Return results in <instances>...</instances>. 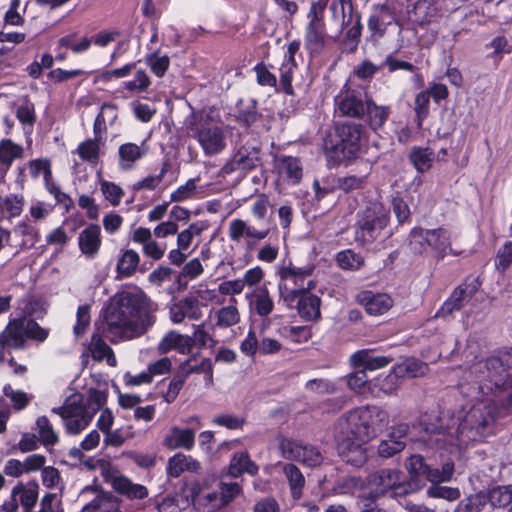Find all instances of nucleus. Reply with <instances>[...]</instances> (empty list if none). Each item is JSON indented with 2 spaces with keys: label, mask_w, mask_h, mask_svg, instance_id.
Instances as JSON below:
<instances>
[{
  "label": "nucleus",
  "mask_w": 512,
  "mask_h": 512,
  "mask_svg": "<svg viewBox=\"0 0 512 512\" xmlns=\"http://www.w3.org/2000/svg\"><path fill=\"white\" fill-rule=\"evenodd\" d=\"M463 374L458 381L460 394L475 402L471 408L457 420L452 419V425L443 427L429 424L425 431L427 436L423 437L418 445L427 446L431 449L444 450L448 454H458L461 445H467L470 442L481 441L492 433L493 424L496 416L501 411H509L512 408V402L505 403L499 395H486L473 397L466 395L461 388Z\"/></svg>",
  "instance_id": "nucleus-1"
},
{
  "label": "nucleus",
  "mask_w": 512,
  "mask_h": 512,
  "mask_svg": "<svg viewBox=\"0 0 512 512\" xmlns=\"http://www.w3.org/2000/svg\"><path fill=\"white\" fill-rule=\"evenodd\" d=\"M158 309L142 289L118 291L104 311L107 330L120 336H141L155 324Z\"/></svg>",
  "instance_id": "nucleus-2"
},
{
  "label": "nucleus",
  "mask_w": 512,
  "mask_h": 512,
  "mask_svg": "<svg viewBox=\"0 0 512 512\" xmlns=\"http://www.w3.org/2000/svg\"><path fill=\"white\" fill-rule=\"evenodd\" d=\"M426 457L431 459L435 453H439L441 460V469L433 467L425 460L422 454H413L409 457L406 468L410 475V481L388 486L386 483V498L404 497L421 489L426 481L432 483L427 489V495L432 498H442L448 501H454L460 497V491L457 488L439 486L438 483L448 482L452 479L454 473V462L450 459H444V450L430 449L428 453L427 446H424Z\"/></svg>",
  "instance_id": "nucleus-3"
},
{
  "label": "nucleus",
  "mask_w": 512,
  "mask_h": 512,
  "mask_svg": "<svg viewBox=\"0 0 512 512\" xmlns=\"http://www.w3.org/2000/svg\"><path fill=\"white\" fill-rule=\"evenodd\" d=\"M512 368V347L486 358L475 357L463 370L462 391L469 396L499 395L512 402V375L506 377Z\"/></svg>",
  "instance_id": "nucleus-4"
},
{
  "label": "nucleus",
  "mask_w": 512,
  "mask_h": 512,
  "mask_svg": "<svg viewBox=\"0 0 512 512\" xmlns=\"http://www.w3.org/2000/svg\"><path fill=\"white\" fill-rule=\"evenodd\" d=\"M363 126L350 121L336 122L332 132L323 141L329 167H337L344 160L357 157L361 150Z\"/></svg>",
  "instance_id": "nucleus-5"
},
{
  "label": "nucleus",
  "mask_w": 512,
  "mask_h": 512,
  "mask_svg": "<svg viewBox=\"0 0 512 512\" xmlns=\"http://www.w3.org/2000/svg\"><path fill=\"white\" fill-rule=\"evenodd\" d=\"M335 113L339 116L361 119L368 116L370 128L378 133L384 126V106L367 99L366 93L352 89L346 83L334 98Z\"/></svg>",
  "instance_id": "nucleus-6"
},
{
  "label": "nucleus",
  "mask_w": 512,
  "mask_h": 512,
  "mask_svg": "<svg viewBox=\"0 0 512 512\" xmlns=\"http://www.w3.org/2000/svg\"><path fill=\"white\" fill-rule=\"evenodd\" d=\"M188 137L197 140L205 155H216L226 147L223 129L210 122L203 112L192 108L183 122Z\"/></svg>",
  "instance_id": "nucleus-7"
},
{
  "label": "nucleus",
  "mask_w": 512,
  "mask_h": 512,
  "mask_svg": "<svg viewBox=\"0 0 512 512\" xmlns=\"http://www.w3.org/2000/svg\"><path fill=\"white\" fill-rule=\"evenodd\" d=\"M314 272L313 266L296 267L292 264L279 270V294L285 305L292 309L297 297L315 288V281L309 279Z\"/></svg>",
  "instance_id": "nucleus-8"
},
{
  "label": "nucleus",
  "mask_w": 512,
  "mask_h": 512,
  "mask_svg": "<svg viewBox=\"0 0 512 512\" xmlns=\"http://www.w3.org/2000/svg\"><path fill=\"white\" fill-rule=\"evenodd\" d=\"M330 11L333 18L341 19V29H347L339 44L341 52L354 53L358 48L362 33L360 14L354 10L352 0H332Z\"/></svg>",
  "instance_id": "nucleus-9"
},
{
  "label": "nucleus",
  "mask_w": 512,
  "mask_h": 512,
  "mask_svg": "<svg viewBox=\"0 0 512 512\" xmlns=\"http://www.w3.org/2000/svg\"><path fill=\"white\" fill-rule=\"evenodd\" d=\"M376 407H357L342 415L338 420V437L368 441L375 435L374 418Z\"/></svg>",
  "instance_id": "nucleus-10"
},
{
  "label": "nucleus",
  "mask_w": 512,
  "mask_h": 512,
  "mask_svg": "<svg viewBox=\"0 0 512 512\" xmlns=\"http://www.w3.org/2000/svg\"><path fill=\"white\" fill-rule=\"evenodd\" d=\"M48 336L49 329L41 327L35 319L18 317L8 321L5 334L0 336V342L3 345L11 342L15 350H22L26 346V339L42 343Z\"/></svg>",
  "instance_id": "nucleus-11"
},
{
  "label": "nucleus",
  "mask_w": 512,
  "mask_h": 512,
  "mask_svg": "<svg viewBox=\"0 0 512 512\" xmlns=\"http://www.w3.org/2000/svg\"><path fill=\"white\" fill-rule=\"evenodd\" d=\"M279 448L284 458L301 462L309 467L319 466L323 456L317 448L301 441L283 437Z\"/></svg>",
  "instance_id": "nucleus-12"
},
{
  "label": "nucleus",
  "mask_w": 512,
  "mask_h": 512,
  "mask_svg": "<svg viewBox=\"0 0 512 512\" xmlns=\"http://www.w3.org/2000/svg\"><path fill=\"white\" fill-rule=\"evenodd\" d=\"M258 152L259 150L254 147L236 146L230 159L222 166L221 172L224 175H230L239 170L251 171L255 169L259 162Z\"/></svg>",
  "instance_id": "nucleus-13"
},
{
  "label": "nucleus",
  "mask_w": 512,
  "mask_h": 512,
  "mask_svg": "<svg viewBox=\"0 0 512 512\" xmlns=\"http://www.w3.org/2000/svg\"><path fill=\"white\" fill-rule=\"evenodd\" d=\"M367 441H358L349 437H337V449L341 459L354 466H363L367 459V451L363 446Z\"/></svg>",
  "instance_id": "nucleus-14"
},
{
  "label": "nucleus",
  "mask_w": 512,
  "mask_h": 512,
  "mask_svg": "<svg viewBox=\"0 0 512 512\" xmlns=\"http://www.w3.org/2000/svg\"><path fill=\"white\" fill-rule=\"evenodd\" d=\"M102 245L101 228L91 223L78 236V247L87 258H94Z\"/></svg>",
  "instance_id": "nucleus-15"
},
{
  "label": "nucleus",
  "mask_w": 512,
  "mask_h": 512,
  "mask_svg": "<svg viewBox=\"0 0 512 512\" xmlns=\"http://www.w3.org/2000/svg\"><path fill=\"white\" fill-rule=\"evenodd\" d=\"M428 367L425 363L415 358H408L395 364L386 376V385L401 378H415L426 373Z\"/></svg>",
  "instance_id": "nucleus-16"
},
{
  "label": "nucleus",
  "mask_w": 512,
  "mask_h": 512,
  "mask_svg": "<svg viewBox=\"0 0 512 512\" xmlns=\"http://www.w3.org/2000/svg\"><path fill=\"white\" fill-rule=\"evenodd\" d=\"M327 44L326 25L307 24L304 33V47L310 56L320 55Z\"/></svg>",
  "instance_id": "nucleus-17"
},
{
  "label": "nucleus",
  "mask_w": 512,
  "mask_h": 512,
  "mask_svg": "<svg viewBox=\"0 0 512 512\" xmlns=\"http://www.w3.org/2000/svg\"><path fill=\"white\" fill-rule=\"evenodd\" d=\"M250 310L260 317L268 316L274 309V302L270 296L266 283L257 287L253 292L246 293Z\"/></svg>",
  "instance_id": "nucleus-18"
},
{
  "label": "nucleus",
  "mask_w": 512,
  "mask_h": 512,
  "mask_svg": "<svg viewBox=\"0 0 512 512\" xmlns=\"http://www.w3.org/2000/svg\"><path fill=\"white\" fill-rule=\"evenodd\" d=\"M321 298L311 291H306L297 297L294 307L297 309L299 316L305 321H316L321 318Z\"/></svg>",
  "instance_id": "nucleus-19"
},
{
  "label": "nucleus",
  "mask_w": 512,
  "mask_h": 512,
  "mask_svg": "<svg viewBox=\"0 0 512 512\" xmlns=\"http://www.w3.org/2000/svg\"><path fill=\"white\" fill-rule=\"evenodd\" d=\"M162 444L169 450L181 448L190 451L195 445V432L191 428L174 426L170 433L164 437Z\"/></svg>",
  "instance_id": "nucleus-20"
},
{
  "label": "nucleus",
  "mask_w": 512,
  "mask_h": 512,
  "mask_svg": "<svg viewBox=\"0 0 512 512\" xmlns=\"http://www.w3.org/2000/svg\"><path fill=\"white\" fill-rule=\"evenodd\" d=\"M39 485L36 480L24 484L18 482L11 491V496L19 498L18 503L23 507L24 512H32L38 500Z\"/></svg>",
  "instance_id": "nucleus-21"
},
{
  "label": "nucleus",
  "mask_w": 512,
  "mask_h": 512,
  "mask_svg": "<svg viewBox=\"0 0 512 512\" xmlns=\"http://www.w3.org/2000/svg\"><path fill=\"white\" fill-rule=\"evenodd\" d=\"M194 346V339L188 335H182L176 331H170L165 334L158 345L161 353H168L176 350L181 354H188Z\"/></svg>",
  "instance_id": "nucleus-22"
},
{
  "label": "nucleus",
  "mask_w": 512,
  "mask_h": 512,
  "mask_svg": "<svg viewBox=\"0 0 512 512\" xmlns=\"http://www.w3.org/2000/svg\"><path fill=\"white\" fill-rule=\"evenodd\" d=\"M235 117L236 121L245 128H250L263 119L262 113L258 111V102L254 98L247 101L238 100Z\"/></svg>",
  "instance_id": "nucleus-23"
},
{
  "label": "nucleus",
  "mask_w": 512,
  "mask_h": 512,
  "mask_svg": "<svg viewBox=\"0 0 512 512\" xmlns=\"http://www.w3.org/2000/svg\"><path fill=\"white\" fill-rule=\"evenodd\" d=\"M380 229V219L369 213L358 221V226L355 230V241L361 246L370 244L379 235Z\"/></svg>",
  "instance_id": "nucleus-24"
},
{
  "label": "nucleus",
  "mask_w": 512,
  "mask_h": 512,
  "mask_svg": "<svg viewBox=\"0 0 512 512\" xmlns=\"http://www.w3.org/2000/svg\"><path fill=\"white\" fill-rule=\"evenodd\" d=\"M140 255L134 249H122L116 263V279L132 277L138 270Z\"/></svg>",
  "instance_id": "nucleus-25"
},
{
  "label": "nucleus",
  "mask_w": 512,
  "mask_h": 512,
  "mask_svg": "<svg viewBox=\"0 0 512 512\" xmlns=\"http://www.w3.org/2000/svg\"><path fill=\"white\" fill-rule=\"evenodd\" d=\"M279 174L290 185H298L303 177V168L298 157L282 155L278 160Z\"/></svg>",
  "instance_id": "nucleus-26"
},
{
  "label": "nucleus",
  "mask_w": 512,
  "mask_h": 512,
  "mask_svg": "<svg viewBox=\"0 0 512 512\" xmlns=\"http://www.w3.org/2000/svg\"><path fill=\"white\" fill-rule=\"evenodd\" d=\"M15 236L22 238L19 247L22 250L33 248L41 239L40 230L28 217L19 221L13 228Z\"/></svg>",
  "instance_id": "nucleus-27"
},
{
  "label": "nucleus",
  "mask_w": 512,
  "mask_h": 512,
  "mask_svg": "<svg viewBox=\"0 0 512 512\" xmlns=\"http://www.w3.org/2000/svg\"><path fill=\"white\" fill-rule=\"evenodd\" d=\"M147 154V149L132 142L123 143L118 148V165L124 171L134 168L135 162L142 159Z\"/></svg>",
  "instance_id": "nucleus-28"
},
{
  "label": "nucleus",
  "mask_w": 512,
  "mask_h": 512,
  "mask_svg": "<svg viewBox=\"0 0 512 512\" xmlns=\"http://www.w3.org/2000/svg\"><path fill=\"white\" fill-rule=\"evenodd\" d=\"M258 470V466L251 460L247 452H239L231 458L227 474L234 478L244 473L255 476L258 474Z\"/></svg>",
  "instance_id": "nucleus-29"
},
{
  "label": "nucleus",
  "mask_w": 512,
  "mask_h": 512,
  "mask_svg": "<svg viewBox=\"0 0 512 512\" xmlns=\"http://www.w3.org/2000/svg\"><path fill=\"white\" fill-rule=\"evenodd\" d=\"M89 351L93 360L98 362L106 360L107 364L111 367H115L117 365L114 351L98 333H94L92 335L91 342L89 344Z\"/></svg>",
  "instance_id": "nucleus-30"
},
{
  "label": "nucleus",
  "mask_w": 512,
  "mask_h": 512,
  "mask_svg": "<svg viewBox=\"0 0 512 512\" xmlns=\"http://www.w3.org/2000/svg\"><path fill=\"white\" fill-rule=\"evenodd\" d=\"M408 425L400 423L390 428L386 435V458L402 451L407 439Z\"/></svg>",
  "instance_id": "nucleus-31"
},
{
  "label": "nucleus",
  "mask_w": 512,
  "mask_h": 512,
  "mask_svg": "<svg viewBox=\"0 0 512 512\" xmlns=\"http://www.w3.org/2000/svg\"><path fill=\"white\" fill-rule=\"evenodd\" d=\"M428 247L437 253L438 259H443L452 251L449 232L444 228L428 229Z\"/></svg>",
  "instance_id": "nucleus-32"
},
{
  "label": "nucleus",
  "mask_w": 512,
  "mask_h": 512,
  "mask_svg": "<svg viewBox=\"0 0 512 512\" xmlns=\"http://www.w3.org/2000/svg\"><path fill=\"white\" fill-rule=\"evenodd\" d=\"M52 412L58 414L62 419L78 417L90 413L84 404V399L81 394L68 397L61 407L53 408Z\"/></svg>",
  "instance_id": "nucleus-33"
},
{
  "label": "nucleus",
  "mask_w": 512,
  "mask_h": 512,
  "mask_svg": "<svg viewBox=\"0 0 512 512\" xmlns=\"http://www.w3.org/2000/svg\"><path fill=\"white\" fill-rule=\"evenodd\" d=\"M435 157V153L429 147L414 146L409 154V159L418 173L428 171L432 167Z\"/></svg>",
  "instance_id": "nucleus-34"
},
{
  "label": "nucleus",
  "mask_w": 512,
  "mask_h": 512,
  "mask_svg": "<svg viewBox=\"0 0 512 512\" xmlns=\"http://www.w3.org/2000/svg\"><path fill=\"white\" fill-rule=\"evenodd\" d=\"M24 149L22 145L9 138L0 141V164L8 171L16 159L22 158Z\"/></svg>",
  "instance_id": "nucleus-35"
},
{
  "label": "nucleus",
  "mask_w": 512,
  "mask_h": 512,
  "mask_svg": "<svg viewBox=\"0 0 512 512\" xmlns=\"http://www.w3.org/2000/svg\"><path fill=\"white\" fill-rule=\"evenodd\" d=\"M351 363L354 368H361L367 372H373L376 369L384 367V356L373 357L369 351L360 350L352 354Z\"/></svg>",
  "instance_id": "nucleus-36"
},
{
  "label": "nucleus",
  "mask_w": 512,
  "mask_h": 512,
  "mask_svg": "<svg viewBox=\"0 0 512 512\" xmlns=\"http://www.w3.org/2000/svg\"><path fill=\"white\" fill-rule=\"evenodd\" d=\"M196 465H198V462L191 456L177 453L168 460L166 467L167 475L172 478H178L183 472L191 471Z\"/></svg>",
  "instance_id": "nucleus-37"
},
{
  "label": "nucleus",
  "mask_w": 512,
  "mask_h": 512,
  "mask_svg": "<svg viewBox=\"0 0 512 512\" xmlns=\"http://www.w3.org/2000/svg\"><path fill=\"white\" fill-rule=\"evenodd\" d=\"M170 169H171L170 161L169 160L163 161L159 174L148 175L147 177L143 178L142 180H139V181L133 183L131 186L132 191L138 192L141 190H148V191L155 190L159 186V184L163 180L164 176Z\"/></svg>",
  "instance_id": "nucleus-38"
},
{
  "label": "nucleus",
  "mask_w": 512,
  "mask_h": 512,
  "mask_svg": "<svg viewBox=\"0 0 512 512\" xmlns=\"http://www.w3.org/2000/svg\"><path fill=\"white\" fill-rule=\"evenodd\" d=\"M188 378L187 372L179 365L177 371L169 381L167 391L162 394L163 400L168 404L173 403Z\"/></svg>",
  "instance_id": "nucleus-39"
},
{
  "label": "nucleus",
  "mask_w": 512,
  "mask_h": 512,
  "mask_svg": "<svg viewBox=\"0 0 512 512\" xmlns=\"http://www.w3.org/2000/svg\"><path fill=\"white\" fill-rule=\"evenodd\" d=\"M284 473L288 479L292 497L299 499L302 496V489L305 485L304 475L293 463H288L284 466Z\"/></svg>",
  "instance_id": "nucleus-40"
},
{
  "label": "nucleus",
  "mask_w": 512,
  "mask_h": 512,
  "mask_svg": "<svg viewBox=\"0 0 512 512\" xmlns=\"http://www.w3.org/2000/svg\"><path fill=\"white\" fill-rule=\"evenodd\" d=\"M464 292L458 287L453 291L451 296L442 304V306L436 312V317L444 318L451 315L454 311H459L469 301L464 296Z\"/></svg>",
  "instance_id": "nucleus-41"
},
{
  "label": "nucleus",
  "mask_w": 512,
  "mask_h": 512,
  "mask_svg": "<svg viewBox=\"0 0 512 512\" xmlns=\"http://www.w3.org/2000/svg\"><path fill=\"white\" fill-rule=\"evenodd\" d=\"M39 441L45 446H54L59 442V436L54 431L50 420L46 416H40L36 420Z\"/></svg>",
  "instance_id": "nucleus-42"
},
{
  "label": "nucleus",
  "mask_w": 512,
  "mask_h": 512,
  "mask_svg": "<svg viewBox=\"0 0 512 512\" xmlns=\"http://www.w3.org/2000/svg\"><path fill=\"white\" fill-rule=\"evenodd\" d=\"M336 261L343 270L356 271L364 265V258L361 254L352 249H345L337 253Z\"/></svg>",
  "instance_id": "nucleus-43"
},
{
  "label": "nucleus",
  "mask_w": 512,
  "mask_h": 512,
  "mask_svg": "<svg viewBox=\"0 0 512 512\" xmlns=\"http://www.w3.org/2000/svg\"><path fill=\"white\" fill-rule=\"evenodd\" d=\"M488 500L497 508L509 505L512 502V484L493 487L489 490Z\"/></svg>",
  "instance_id": "nucleus-44"
},
{
  "label": "nucleus",
  "mask_w": 512,
  "mask_h": 512,
  "mask_svg": "<svg viewBox=\"0 0 512 512\" xmlns=\"http://www.w3.org/2000/svg\"><path fill=\"white\" fill-rule=\"evenodd\" d=\"M100 143L98 139H86L77 147V153L81 160L96 163L100 156Z\"/></svg>",
  "instance_id": "nucleus-45"
},
{
  "label": "nucleus",
  "mask_w": 512,
  "mask_h": 512,
  "mask_svg": "<svg viewBox=\"0 0 512 512\" xmlns=\"http://www.w3.org/2000/svg\"><path fill=\"white\" fill-rule=\"evenodd\" d=\"M136 67L135 62L127 63L124 66L112 70H101L98 71L94 77L93 82L96 84L98 82L108 83L112 81V79L116 78H124L132 72Z\"/></svg>",
  "instance_id": "nucleus-46"
},
{
  "label": "nucleus",
  "mask_w": 512,
  "mask_h": 512,
  "mask_svg": "<svg viewBox=\"0 0 512 512\" xmlns=\"http://www.w3.org/2000/svg\"><path fill=\"white\" fill-rule=\"evenodd\" d=\"M146 64L156 77L162 78L170 67V58L167 55L160 56L155 51L146 55Z\"/></svg>",
  "instance_id": "nucleus-47"
},
{
  "label": "nucleus",
  "mask_w": 512,
  "mask_h": 512,
  "mask_svg": "<svg viewBox=\"0 0 512 512\" xmlns=\"http://www.w3.org/2000/svg\"><path fill=\"white\" fill-rule=\"evenodd\" d=\"M269 67L273 66L271 64L267 65L263 61L258 62L253 67V71L256 75V82L259 86L275 88L277 90V77L269 70Z\"/></svg>",
  "instance_id": "nucleus-48"
},
{
  "label": "nucleus",
  "mask_w": 512,
  "mask_h": 512,
  "mask_svg": "<svg viewBox=\"0 0 512 512\" xmlns=\"http://www.w3.org/2000/svg\"><path fill=\"white\" fill-rule=\"evenodd\" d=\"M361 302L369 315L376 316L384 313V296L381 294L375 295L371 291H364Z\"/></svg>",
  "instance_id": "nucleus-49"
},
{
  "label": "nucleus",
  "mask_w": 512,
  "mask_h": 512,
  "mask_svg": "<svg viewBox=\"0 0 512 512\" xmlns=\"http://www.w3.org/2000/svg\"><path fill=\"white\" fill-rule=\"evenodd\" d=\"M298 65L292 63L283 62L279 68L280 71V85L282 91L289 96L294 95L293 88V79H294V71L297 69Z\"/></svg>",
  "instance_id": "nucleus-50"
},
{
  "label": "nucleus",
  "mask_w": 512,
  "mask_h": 512,
  "mask_svg": "<svg viewBox=\"0 0 512 512\" xmlns=\"http://www.w3.org/2000/svg\"><path fill=\"white\" fill-rule=\"evenodd\" d=\"M24 196L19 194L7 195L1 201L2 209L7 212L10 218H15L21 215L24 207Z\"/></svg>",
  "instance_id": "nucleus-51"
},
{
  "label": "nucleus",
  "mask_w": 512,
  "mask_h": 512,
  "mask_svg": "<svg viewBox=\"0 0 512 512\" xmlns=\"http://www.w3.org/2000/svg\"><path fill=\"white\" fill-rule=\"evenodd\" d=\"M3 394L11 400L13 408L17 411L25 409L30 403L31 397L26 392L14 390L10 384L4 385Z\"/></svg>",
  "instance_id": "nucleus-52"
},
{
  "label": "nucleus",
  "mask_w": 512,
  "mask_h": 512,
  "mask_svg": "<svg viewBox=\"0 0 512 512\" xmlns=\"http://www.w3.org/2000/svg\"><path fill=\"white\" fill-rule=\"evenodd\" d=\"M107 396V391H102L97 388H90L87 391V397L84 404L90 413H93L94 415L106 404Z\"/></svg>",
  "instance_id": "nucleus-53"
},
{
  "label": "nucleus",
  "mask_w": 512,
  "mask_h": 512,
  "mask_svg": "<svg viewBox=\"0 0 512 512\" xmlns=\"http://www.w3.org/2000/svg\"><path fill=\"white\" fill-rule=\"evenodd\" d=\"M410 249L416 254H422L428 246V229L415 227L410 231Z\"/></svg>",
  "instance_id": "nucleus-54"
},
{
  "label": "nucleus",
  "mask_w": 512,
  "mask_h": 512,
  "mask_svg": "<svg viewBox=\"0 0 512 512\" xmlns=\"http://www.w3.org/2000/svg\"><path fill=\"white\" fill-rule=\"evenodd\" d=\"M93 419V413L84 414L73 418H64L67 434L78 435L86 429Z\"/></svg>",
  "instance_id": "nucleus-55"
},
{
  "label": "nucleus",
  "mask_w": 512,
  "mask_h": 512,
  "mask_svg": "<svg viewBox=\"0 0 512 512\" xmlns=\"http://www.w3.org/2000/svg\"><path fill=\"white\" fill-rule=\"evenodd\" d=\"M331 2L332 0H317L313 2L307 14V18L309 19L307 24L326 25L324 13L326 8L328 6L330 7Z\"/></svg>",
  "instance_id": "nucleus-56"
},
{
  "label": "nucleus",
  "mask_w": 512,
  "mask_h": 512,
  "mask_svg": "<svg viewBox=\"0 0 512 512\" xmlns=\"http://www.w3.org/2000/svg\"><path fill=\"white\" fill-rule=\"evenodd\" d=\"M240 320L239 312L236 306L229 305L222 307L217 311V325L219 327H231Z\"/></svg>",
  "instance_id": "nucleus-57"
},
{
  "label": "nucleus",
  "mask_w": 512,
  "mask_h": 512,
  "mask_svg": "<svg viewBox=\"0 0 512 512\" xmlns=\"http://www.w3.org/2000/svg\"><path fill=\"white\" fill-rule=\"evenodd\" d=\"M91 322L90 306L80 305L76 312V323L73 327V332L76 337L82 336Z\"/></svg>",
  "instance_id": "nucleus-58"
},
{
  "label": "nucleus",
  "mask_w": 512,
  "mask_h": 512,
  "mask_svg": "<svg viewBox=\"0 0 512 512\" xmlns=\"http://www.w3.org/2000/svg\"><path fill=\"white\" fill-rule=\"evenodd\" d=\"M368 378L365 370L358 368V370L348 376L347 385L355 393L366 395Z\"/></svg>",
  "instance_id": "nucleus-59"
},
{
  "label": "nucleus",
  "mask_w": 512,
  "mask_h": 512,
  "mask_svg": "<svg viewBox=\"0 0 512 512\" xmlns=\"http://www.w3.org/2000/svg\"><path fill=\"white\" fill-rule=\"evenodd\" d=\"M29 172L33 179L41 174L43 178H49L52 174L51 161L48 158L32 159L28 162Z\"/></svg>",
  "instance_id": "nucleus-60"
},
{
  "label": "nucleus",
  "mask_w": 512,
  "mask_h": 512,
  "mask_svg": "<svg viewBox=\"0 0 512 512\" xmlns=\"http://www.w3.org/2000/svg\"><path fill=\"white\" fill-rule=\"evenodd\" d=\"M242 493L241 486L236 482L219 483L220 502L222 506L228 505Z\"/></svg>",
  "instance_id": "nucleus-61"
},
{
  "label": "nucleus",
  "mask_w": 512,
  "mask_h": 512,
  "mask_svg": "<svg viewBox=\"0 0 512 512\" xmlns=\"http://www.w3.org/2000/svg\"><path fill=\"white\" fill-rule=\"evenodd\" d=\"M101 191L105 199L113 206H118L124 195V191L119 185L107 180L101 182Z\"/></svg>",
  "instance_id": "nucleus-62"
},
{
  "label": "nucleus",
  "mask_w": 512,
  "mask_h": 512,
  "mask_svg": "<svg viewBox=\"0 0 512 512\" xmlns=\"http://www.w3.org/2000/svg\"><path fill=\"white\" fill-rule=\"evenodd\" d=\"M179 303L190 320H199L202 317L203 313L197 296H186L179 300Z\"/></svg>",
  "instance_id": "nucleus-63"
},
{
  "label": "nucleus",
  "mask_w": 512,
  "mask_h": 512,
  "mask_svg": "<svg viewBox=\"0 0 512 512\" xmlns=\"http://www.w3.org/2000/svg\"><path fill=\"white\" fill-rule=\"evenodd\" d=\"M512 263V241H506L502 247L499 248L495 266L498 270L505 271Z\"/></svg>",
  "instance_id": "nucleus-64"
}]
</instances>
